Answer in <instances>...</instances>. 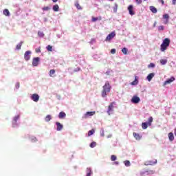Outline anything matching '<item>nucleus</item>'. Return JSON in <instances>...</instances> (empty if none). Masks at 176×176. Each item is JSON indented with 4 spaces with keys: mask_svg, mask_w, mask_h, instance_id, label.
Listing matches in <instances>:
<instances>
[{
    "mask_svg": "<svg viewBox=\"0 0 176 176\" xmlns=\"http://www.w3.org/2000/svg\"><path fill=\"white\" fill-rule=\"evenodd\" d=\"M21 115L20 113H18V114L15 115L12 118V126L14 129H17V127H19V126H20V119H21Z\"/></svg>",
    "mask_w": 176,
    "mask_h": 176,
    "instance_id": "obj_1",
    "label": "nucleus"
},
{
    "mask_svg": "<svg viewBox=\"0 0 176 176\" xmlns=\"http://www.w3.org/2000/svg\"><path fill=\"white\" fill-rule=\"evenodd\" d=\"M111 91V85H109V82L107 81L103 86V90L102 91V96L105 98L107 96H108V93H110Z\"/></svg>",
    "mask_w": 176,
    "mask_h": 176,
    "instance_id": "obj_2",
    "label": "nucleus"
},
{
    "mask_svg": "<svg viewBox=\"0 0 176 176\" xmlns=\"http://www.w3.org/2000/svg\"><path fill=\"white\" fill-rule=\"evenodd\" d=\"M168 46H170V38H166L163 41L162 43L161 44V52H166Z\"/></svg>",
    "mask_w": 176,
    "mask_h": 176,
    "instance_id": "obj_3",
    "label": "nucleus"
},
{
    "mask_svg": "<svg viewBox=\"0 0 176 176\" xmlns=\"http://www.w3.org/2000/svg\"><path fill=\"white\" fill-rule=\"evenodd\" d=\"M115 107H116V103L115 102L110 103V104L109 105L107 111V113L109 116L113 115V111L115 109Z\"/></svg>",
    "mask_w": 176,
    "mask_h": 176,
    "instance_id": "obj_4",
    "label": "nucleus"
},
{
    "mask_svg": "<svg viewBox=\"0 0 176 176\" xmlns=\"http://www.w3.org/2000/svg\"><path fill=\"white\" fill-rule=\"evenodd\" d=\"M152 122H153V118L149 117L148 122H143L142 124V128L143 130H146V129H148V126H152Z\"/></svg>",
    "mask_w": 176,
    "mask_h": 176,
    "instance_id": "obj_5",
    "label": "nucleus"
},
{
    "mask_svg": "<svg viewBox=\"0 0 176 176\" xmlns=\"http://www.w3.org/2000/svg\"><path fill=\"white\" fill-rule=\"evenodd\" d=\"M41 62V58L34 57L32 59V67H38L39 65V63Z\"/></svg>",
    "mask_w": 176,
    "mask_h": 176,
    "instance_id": "obj_6",
    "label": "nucleus"
},
{
    "mask_svg": "<svg viewBox=\"0 0 176 176\" xmlns=\"http://www.w3.org/2000/svg\"><path fill=\"white\" fill-rule=\"evenodd\" d=\"M31 54H32L31 51H26L24 54V60L25 61H30L31 59Z\"/></svg>",
    "mask_w": 176,
    "mask_h": 176,
    "instance_id": "obj_7",
    "label": "nucleus"
},
{
    "mask_svg": "<svg viewBox=\"0 0 176 176\" xmlns=\"http://www.w3.org/2000/svg\"><path fill=\"white\" fill-rule=\"evenodd\" d=\"M94 115H96V111H88L85 113L82 118V119H87L88 118L94 116Z\"/></svg>",
    "mask_w": 176,
    "mask_h": 176,
    "instance_id": "obj_8",
    "label": "nucleus"
},
{
    "mask_svg": "<svg viewBox=\"0 0 176 176\" xmlns=\"http://www.w3.org/2000/svg\"><path fill=\"white\" fill-rule=\"evenodd\" d=\"M30 99L34 102L39 101V95L38 94H33L30 96Z\"/></svg>",
    "mask_w": 176,
    "mask_h": 176,
    "instance_id": "obj_9",
    "label": "nucleus"
},
{
    "mask_svg": "<svg viewBox=\"0 0 176 176\" xmlns=\"http://www.w3.org/2000/svg\"><path fill=\"white\" fill-rule=\"evenodd\" d=\"M114 36H116V32H112L111 33L108 34V36H107L105 41H112V39L113 38Z\"/></svg>",
    "mask_w": 176,
    "mask_h": 176,
    "instance_id": "obj_10",
    "label": "nucleus"
},
{
    "mask_svg": "<svg viewBox=\"0 0 176 176\" xmlns=\"http://www.w3.org/2000/svg\"><path fill=\"white\" fill-rule=\"evenodd\" d=\"M140 101H141V99H140V97L137 96H134L132 98H131V102L132 104H138L140 102Z\"/></svg>",
    "mask_w": 176,
    "mask_h": 176,
    "instance_id": "obj_11",
    "label": "nucleus"
},
{
    "mask_svg": "<svg viewBox=\"0 0 176 176\" xmlns=\"http://www.w3.org/2000/svg\"><path fill=\"white\" fill-rule=\"evenodd\" d=\"M175 80V78L174 76L170 77V78H168L164 82V86H166V85H170V83H172V82H174Z\"/></svg>",
    "mask_w": 176,
    "mask_h": 176,
    "instance_id": "obj_12",
    "label": "nucleus"
},
{
    "mask_svg": "<svg viewBox=\"0 0 176 176\" xmlns=\"http://www.w3.org/2000/svg\"><path fill=\"white\" fill-rule=\"evenodd\" d=\"M133 9H134V7L133 6V5L129 6L128 10L131 16H134V14H135V12H134Z\"/></svg>",
    "mask_w": 176,
    "mask_h": 176,
    "instance_id": "obj_13",
    "label": "nucleus"
},
{
    "mask_svg": "<svg viewBox=\"0 0 176 176\" xmlns=\"http://www.w3.org/2000/svg\"><path fill=\"white\" fill-rule=\"evenodd\" d=\"M85 173H86L85 176H91L93 175V169H91V168H87Z\"/></svg>",
    "mask_w": 176,
    "mask_h": 176,
    "instance_id": "obj_14",
    "label": "nucleus"
},
{
    "mask_svg": "<svg viewBox=\"0 0 176 176\" xmlns=\"http://www.w3.org/2000/svg\"><path fill=\"white\" fill-rule=\"evenodd\" d=\"M157 163V160H155L154 161L150 160L145 162V166H153V164H156Z\"/></svg>",
    "mask_w": 176,
    "mask_h": 176,
    "instance_id": "obj_15",
    "label": "nucleus"
},
{
    "mask_svg": "<svg viewBox=\"0 0 176 176\" xmlns=\"http://www.w3.org/2000/svg\"><path fill=\"white\" fill-rule=\"evenodd\" d=\"M56 131H61V130H63V128L64 127L63 126V124H61V123L58 122H56Z\"/></svg>",
    "mask_w": 176,
    "mask_h": 176,
    "instance_id": "obj_16",
    "label": "nucleus"
},
{
    "mask_svg": "<svg viewBox=\"0 0 176 176\" xmlns=\"http://www.w3.org/2000/svg\"><path fill=\"white\" fill-rule=\"evenodd\" d=\"M153 78H155V73H151L147 76L146 79L148 82H151Z\"/></svg>",
    "mask_w": 176,
    "mask_h": 176,
    "instance_id": "obj_17",
    "label": "nucleus"
},
{
    "mask_svg": "<svg viewBox=\"0 0 176 176\" xmlns=\"http://www.w3.org/2000/svg\"><path fill=\"white\" fill-rule=\"evenodd\" d=\"M131 85L132 86H137V85H138V76H135V80L131 82Z\"/></svg>",
    "mask_w": 176,
    "mask_h": 176,
    "instance_id": "obj_18",
    "label": "nucleus"
},
{
    "mask_svg": "<svg viewBox=\"0 0 176 176\" xmlns=\"http://www.w3.org/2000/svg\"><path fill=\"white\" fill-rule=\"evenodd\" d=\"M65 116H67V114L64 111H60L58 114L59 119H63Z\"/></svg>",
    "mask_w": 176,
    "mask_h": 176,
    "instance_id": "obj_19",
    "label": "nucleus"
},
{
    "mask_svg": "<svg viewBox=\"0 0 176 176\" xmlns=\"http://www.w3.org/2000/svg\"><path fill=\"white\" fill-rule=\"evenodd\" d=\"M133 134V137L135 138V140H141L142 137H141V135H140V134H138L135 132H134Z\"/></svg>",
    "mask_w": 176,
    "mask_h": 176,
    "instance_id": "obj_20",
    "label": "nucleus"
},
{
    "mask_svg": "<svg viewBox=\"0 0 176 176\" xmlns=\"http://www.w3.org/2000/svg\"><path fill=\"white\" fill-rule=\"evenodd\" d=\"M59 9H60V7L57 4L53 6L52 7V10H54V12H58Z\"/></svg>",
    "mask_w": 176,
    "mask_h": 176,
    "instance_id": "obj_21",
    "label": "nucleus"
},
{
    "mask_svg": "<svg viewBox=\"0 0 176 176\" xmlns=\"http://www.w3.org/2000/svg\"><path fill=\"white\" fill-rule=\"evenodd\" d=\"M150 10L152 13H157V9L154 6H150Z\"/></svg>",
    "mask_w": 176,
    "mask_h": 176,
    "instance_id": "obj_22",
    "label": "nucleus"
},
{
    "mask_svg": "<svg viewBox=\"0 0 176 176\" xmlns=\"http://www.w3.org/2000/svg\"><path fill=\"white\" fill-rule=\"evenodd\" d=\"M163 19H166L165 24H167V23H168V19H170V16L168 15V14H165L163 15Z\"/></svg>",
    "mask_w": 176,
    "mask_h": 176,
    "instance_id": "obj_23",
    "label": "nucleus"
},
{
    "mask_svg": "<svg viewBox=\"0 0 176 176\" xmlns=\"http://www.w3.org/2000/svg\"><path fill=\"white\" fill-rule=\"evenodd\" d=\"M54 74H56V70H54V69H51L50 71V76L51 77V78H54Z\"/></svg>",
    "mask_w": 176,
    "mask_h": 176,
    "instance_id": "obj_24",
    "label": "nucleus"
},
{
    "mask_svg": "<svg viewBox=\"0 0 176 176\" xmlns=\"http://www.w3.org/2000/svg\"><path fill=\"white\" fill-rule=\"evenodd\" d=\"M169 141H174V134L173 133H168Z\"/></svg>",
    "mask_w": 176,
    "mask_h": 176,
    "instance_id": "obj_25",
    "label": "nucleus"
},
{
    "mask_svg": "<svg viewBox=\"0 0 176 176\" xmlns=\"http://www.w3.org/2000/svg\"><path fill=\"white\" fill-rule=\"evenodd\" d=\"M3 14L4 16H10V12H9V10L5 9L3 10Z\"/></svg>",
    "mask_w": 176,
    "mask_h": 176,
    "instance_id": "obj_26",
    "label": "nucleus"
},
{
    "mask_svg": "<svg viewBox=\"0 0 176 176\" xmlns=\"http://www.w3.org/2000/svg\"><path fill=\"white\" fill-rule=\"evenodd\" d=\"M160 63L161 65H166V64H167V59H161Z\"/></svg>",
    "mask_w": 176,
    "mask_h": 176,
    "instance_id": "obj_27",
    "label": "nucleus"
},
{
    "mask_svg": "<svg viewBox=\"0 0 176 176\" xmlns=\"http://www.w3.org/2000/svg\"><path fill=\"white\" fill-rule=\"evenodd\" d=\"M52 120V116L50 115H47L45 118V122H50Z\"/></svg>",
    "mask_w": 176,
    "mask_h": 176,
    "instance_id": "obj_28",
    "label": "nucleus"
},
{
    "mask_svg": "<svg viewBox=\"0 0 176 176\" xmlns=\"http://www.w3.org/2000/svg\"><path fill=\"white\" fill-rule=\"evenodd\" d=\"M113 71H112L111 69H109L105 72V75H107V76H109V75H111V74H113Z\"/></svg>",
    "mask_w": 176,
    "mask_h": 176,
    "instance_id": "obj_29",
    "label": "nucleus"
},
{
    "mask_svg": "<svg viewBox=\"0 0 176 176\" xmlns=\"http://www.w3.org/2000/svg\"><path fill=\"white\" fill-rule=\"evenodd\" d=\"M96 133V131L94 129H91L89 131H88V137H90L91 135H93Z\"/></svg>",
    "mask_w": 176,
    "mask_h": 176,
    "instance_id": "obj_30",
    "label": "nucleus"
},
{
    "mask_svg": "<svg viewBox=\"0 0 176 176\" xmlns=\"http://www.w3.org/2000/svg\"><path fill=\"white\" fill-rule=\"evenodd\" d=\"M124 166H126V167H130V166L131 165V164L130 163V161L129 160H126L124 162Z\"/></svg>",
    "mask_w": 176,
    "mask_h": 176,
    "instance_id": "obj_31",
    "label": "nucleus"
},
{
    "mask_svg": "<svg viewBox=\"0 0 176 176\" xmlns=\"http://www.w3.org/2000/svg\"><path fill=\"white\" fill-rule=\"evenodd\" d=\"M38 36H39V38H43V36H45V34L43 33V32L38 31Z\"/></svg>",
    "mask_w": 176,
    "mask_h": 176,
    "instance_id": "obj_32",
    "label": "nucleus"
},
{
    "mask_svg": "<svg viewBox=\"0 0 176 176\" xmlns=\"http://www.w3.org/2000/svg\"><path fill=\"white\" fill-rule=\"evenodd\" d=\"M118 157L115 155H111V162H116L117 160Z\"/></svg>",
    "mask_w": 176,
    "mask_h": 176,
    "instance_id": "obj_33",
    "label": "nucleus"
},
{
    "mask_svg": "<svg viewBox=\"0 0 176 176\" xmlns=\"http://www.w3.org/2000/svg\"><path fill=\"white\" fill-rule=\"evenodd\" d=\"M96 146L97 143L96 142H92L89 145L90 148H96Z\"/></svg>",
    "mask_w": 176,
    "mask_h": 176,
    "instance_id": "obj_34",
    "label": "nucleus"
},
{
    "mask_svg": "<svg viewBox=\"0 0 176 176\" xmlns=\"http://www.w3.org/2000/svg\"><path fill=\"white\" fill-rule=\"evenodd\" d=\"M46 49L48 52H53V47L52 45H47Z\"/></svg>",
    "mask_w": 176,
    "mask_h": 176,
    "instance_id": "obj_35",
    "label": "nucleus"
},
{
    "mask_svg": "<svg viewBox=\"0 0 176 176\" xmlns=\"http://www.w3.org/2000/svg\"><path fill=\"white\" fill-rule=\"evenodd\" d=\"M22 45H23V41H21L20 43H19V44L16 45V50H20V49H21Z\"/></svg>",
    "mask_w": 176,
    "mask_h": 176,
    "instance_id": "obj_36",
    "label": "nucleus"
},
{
    "mask_svg": "<svg viewBox=\"0 0 176 176\" xmlns=\"http://www.w3.org/2000/svg\"><path fill=\"white\" fill-rule=\"evenodd\" d=\"M104 133V129L102 128L100 131V137H104L105 134Z\"/></svg>",
    "mask_w": 176,
    "mask_h": 176,
    "instance_id": "obj_37",
    "label": "nucleus"
},
{
    "mask_svg": "<svg viewBox=\"0 0 176 176\" xmlns=\"http://www.w3.org/2000/svg\"><path fill=\"white\" fill-rule=\"evenodd\" d=\"M113 12L114 13H116L118 12V3H115L114 7H113Z\"/></svg>",
    "mask_w": 176,
    "mask_h": 176,
    "instance_id": "obj_38",
    "label": "nucleus"
},
{
    "mask_svg": "<svg viewBox=\"0 0 176 176\" xmlns=\"http://www.w3.org/2000/svg\"><path fill=\"white\" fill-rule=\"evenodd\" d=\"M76 8L78 10H82V7L80 6V5L78 3H76Z\"/></svg>",
    "mask_w": 176,
    "mask_h": 176,
    "instance_id": "obj_39",
    "label": "nucleus"
},
{
    "mask_svg": "<svg viewBox=\"0 0 176 176\" xmlns=\"http://www.w3.org/2000/svg\"><path fill=\"white\" fill-rule=\"evenodd\" d=\"M127 51H128V50L126 47H124L122 50V52L123 53V54H127Z\"/></svg>",
    "mask_w": 176,
    "mask_h": 176,
    "instance_id": "obj_40",
    "label": "nucleus"
},
{
    "mask_svg": "<svg viewBox=\"0 0 176 176\" xmlns=\"http://www.w3.org/2000/svg\"><path fill=\"white\" fill-rule=\"evenodd\" d=\"M155 63H150V64L148 65V68H155Z\"/></svg>",
    "mask_w": 176,
    "mask_h": 176,
    "instance_id": "obj_41",
    "label": "nucleus"
},
{
    "mask_svg": "<svg viewBox=\"0 0 176 176\" xmlns=\"http://www.w3.org/2000/svg\"><path fill=\"white\" fill-rule=\"evenodd\" d=\"M30 141H32V142H36V138H35L34 136L30 137Z\"/></svg>",
    "mask_w": 176,
    "mask_h": 176,
    "instance_id": "obj_42",
    "label": "nucleus"
},
{
    "mask_svg": "<svg viewBox=\"0 0 176 176\" xmlns=\"http://www.w3.org/2000/svg\"><path fill=\"white\" fill-rule=\"evenodd\" d=\"M15 89H16V90H19V89H20V82H16V83L15 84Z\"/></svg>",
    "mask_w": 176,
    "mask_h": 176,
    "instance_id": "obj_43",
    "label": "nucleus"
},
{
    "mask_svg": "<svg viewBox=\"0 0 176 176\" xmlns=\"http://www.w3.org/2000/svg\"><path fill=\"white\" fill-rule=\"evenodd\" d=\"M164 30V26L160 25L158 27V31H163Z\"/></svg>",
    "mask_w": 176,
    "mask_h": 176,
    "instance_id": "obj_44",
    "label": "nucleus"
},
{
    "mask_svg": "<svg viewBox=\"0 0 176 176\" xmlns=\"http://www.w3.org/2000/svg\"><path fill=\"white\" fill-rule=\"evenodd\" d=\"M137 5H141L142 3V0H135Z\"/></svg>",
    "mask_w": 176,
    "mask_h": 176,
    "instance_id": "obj_45",
    "label": "nucleus"
},
{
    "mask_svg": "<svg viewBox=\"0 0 176 176\" xmlns=\"http://www.w3.org/2000/svg\"><path fill=\"white\" fill-rule=\"evenodd\" d=\"M43 10L47 12V10H50V7H44V8H43Z\"/></svg>",
    "mask_w": 176,
    "mask_h": 176,
    "instance_id": "obj_46",
    "label": "nucleus"
},
{
    "mask_svg": "<svg viewBox=\"0 0 176 176\" xmlns=\"http://www.w3.org/2000/svg\"><path fill=\"white\" fill-rule=\"evenodd\" d=\"M111 54H115V53H116V49H111Z\"/></svg>",
    "mask_w": 176,
    "mask_h": 176,
    "instance_id": "obj_47",
    "label": "nucleus"
},
{
    "mask_svg": "<svg viewBox=\"0 0 176 176\" xmlns=\"http://www.w3.org/2000/svg\"><path fill=\"white\" fill-rule=\"evenodd\" d=\"M96 42V40L94 38H92L90 41V44L93 45V43H94Z\"/></svg>",
    "mask_w": 176,
    "mask_h": 176,
    "instance_id": "obj_48",
    "label": "nucleus"
},
{
    "mask_svg": "<svg viewBox=\"0 0 176 176\" xmlns=\"http://www.w3.org/2000/svg\"><path fill=\"white\" fill-rule=\"evenodd\" d=\"M78 71H80V67H77L74 69V72H78Z\"/></svg>",
    "mask_w": 176,
    "mask_h": 176,
    "instance_id": "obj_49",
    "label": "nucleus"
},
{
    "mask_svg": "<svg viewBox=\"0 0 176 176\" xmlns=\"http://www.w3.org/2000/svg\"><path fill=\"white\" fill-rule=\"evenodd\" d=\"M97 20H98V17H93L92 18V21H97Z\"/></svg>",
    "mask_w": 176,
    "mask_h": 176,
    "instance_id": "obj_50",
    "label": "nucleus"
},
{
    "mask_svg": "<svg viewBox=\"0 0 176 176\" xmlns=\"http://www.w3.org/2000/svg\"><path fill=\"white\" fill-rule=\"evenodd\" d=\"M36 53H41V48H36Z\"/></svg>",
    "mask_w": 176,
    "mask_h": 176,
    "instance_id": "obj_51",
    "label": "nucleus"
},
{
    "mask_svg": "<svg viewBox=\"0 0 176 176\" xmlns=\"http://www.w3.org/2000/svg\"><path fill=\"white\" fill-rule=\"evenodd\" d=\"M176 4V0H172V5Z\"/></svg>",
    "mask_w": 176,
    "mask_h": 176,
    "instance_id": "obj_52",
    "label": "nucleus"
},
{
    "mask_svg": "<svg viewBox=\"0 0 176 176\" xmlns=\"http://www.w3.org/2000/svg\"><path fill=\"white\" fill-rule=\"evenodd\" d=\"M159 2H161V3H162V5H164V0H158Z\"/></svg>",
    "mask_w": 176,
    "mask_h": 176,
    "instance_id": "obj_53",
    "label": "nucleus"
},
{
    "mask_svg": "<svg viewBox=\"0 0 176 176\" xmlns=\"http://www.w3.org/2000/svg\"><path fill=\"white\" fill-rule=\"evenodd\" d=\"M114 164H116L118 166L119 164V162H115Z\"/></svg>",
    "mask_w": 176,
    "mask_h": 176,
    "instance_id": "obj_54",
    "label": "nucleus"
},
{
    "mask_svg": "<svg viewBox=\"0 0 176 176\" xmlns=\"http://www.w3.org/2000/svg\"><path fill=\"white\" fill-rule=\"evenodd\" d=\"M57 1H58V0H52V2H54V3H56V2H57Z\"/></svg>",
    "mask_w": 176,
    "mask_h": 176,
    "instance_id": "obj_55",
    "label": "nucleus"
},
{
    "mask_svg": "<svg viewBox=\"0 0 176 176\" xmlns=\"http://www.w3.org/2000/svg\"><path fill=\"white\" fill-rule=\"evenodd\" d=\"M44 21H47V19L45 18Z\"/></svg>",
    "mask_w": 176,
    "mask_h": 176,
    "instance_id": "obj_56",
    "label": "nucleus"
},
{
    "mask_svg": "<svg viewBox=\"0 0 176 176\" xmlns=\"http://www.w3.org/2000/svg\"><path fill=\"white\" fill-rule=\"evenodd\" d=\"M155 25H156V23H154V27H155Z\"/></svg>",
    "mask_w": 176,
    "mask_h": 176,
    "instance_id": "obj_57",
    "label": "nucleus"
},
{
    "mask_svg": "<svg viewBox=\"0 0 176 176\" xmlns=\"http://www.w3.org/2000/svg\"><path fill=\"white\" fill-rule=\"evenodd\" d=\"M144 1H146V0H144Z\"/></svg>",
    "mask_w": 176,
    "mask_h": 176,
    "instance_id": "obj_58",
    "label": "nucleus"
}]
</instances>
